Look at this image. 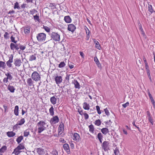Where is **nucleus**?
I'll return each mask as SVG.
<instances>
[{"label":"nucleus","instance_id":"obj_59","mask_svg":"<svg viewBox=\"0 0 155 155\" xmlns=\"http://www.w3.org/2000/svg\"><path fill=\"white\" fill-rule=\"evenodd\" d=\"M84 119L85 120L89 118V116L88 114L86 113H84Z\"/></svg>","mask_w":155,"mask_h":155},{"label":"nucleus","instance_id":"obj_13","mask_svg":"<svg viewBox=\"0 0 155 155\" xmlns=\"http://www.w3.org/2000/svg\"><path fill=\"white\" fill-rule=\"evenodd\" d=\"M14 64L15 66L19 67L21 65L22 62L20 59L16 58L14 60Z\"/></svg>","mask_w":155,"mask_h":155},{"label":"nucleus","instance_id":"obj_56","mask_svg":"<svg viewBox=\"0 0 155 155\" xmlns=\"http://www.w3.org/2000/svg\"><path fill=\"white\" fill-rule=\"evenodd\" d=\"M18 125H19L18 124V123L16 124L13 126V129L14 130H17L18 128L20 127L18 126Z\"/></svg>","mask_w":155,"mask_h":155},{"label":"nucleus","instance_id":"obj_9","mask_svg":"<svg viewBox=\"0 0 155 155\" xmlns=\"http://www.w3.org/2000/svg\"><path fill=\"white\" fill-rule=\"evenodd\" d=\"M75 29L76 27L73 24H71L68 25V30L69 31L73 32Z\"/></svg>","mask_w":155,"mask_h":155},{"label":"nucleus","instance_id":"obj_53","mask_svg":"<svg viewBox=\"0 0 155 155\" xmlns=\"http://www.w3.org/2000/svg\"><path fill=\"white\" fill-rule=\"evenodd\" d=\"M103 137V135L101 133H99L97 134V138L98 139H102Z\"/></svg>","mask_w":155,"mask_h":155},{"label":"nucleus","instance_id":"obj_20","mask_svg":"<svg viewBox=\"0 0 155 155\" xmlns=\"http://www.w3.org/2000/svg\"><path fill=\"white\" fill-rule=\"evenodd\" d=\"M19 107L18 106L16 105L15 107L14 110V112L15 115L16 116H18L19 114Z\"/></svg>","mask_w":155,"mask_h":155},{"label":"nucleus","instance_id":"obj_3","mask_svg":"<svg viewBox=\"0 0 155 155\" xmlns=\"http://www.w3.org/2000/svg\"><path fill=\"white\" fill-rule=\"evenodd\" d=\"M51 37L55 41H59L60 40V35L58 33L55 32H52Z\"/></svg>","mask_w":155,"mask_h":155},{"label":"nucleus","instance_id":"obj_17","mask_svg":"<svg viewBox=\"0 0 155 155\" xmlns=\"http://www.w3.org/2000/svg\"><path fill=\"white\" fill-rule=\"evenodd\" d=\"M64 20L67 23H69L71 22L72 20L69 16H66L64 17Z\"/></svg>","mask_w":155,"mask_h":155},{"label":"nucleus","instance_id":"obj_27","mask_svg":"<svg viewBox=\"0 0 155 155\" xmlns=\"http://www.w3.org/2000/svg\"><path fill=\"white\" fill-rule=\"evenodd\" d=\"M74 87L76 88H77L78 89H80V85L78 82L77 80H74Z\"/></svg>","mask_w":155,"mask_h":155},{"label":"nucleus","instance_id":"obj_1","mask_svg":"<svg viewBox=\"0 0 155 155\" xmlns=\"http://www.w3.org/2000/svg\"><path fill=\"white\" fill-rule=\"evenodd\" d=\"M46 124V123L42 121H40L37 123V126L38 127V133H41L46 129V127L45 126Z\"/></svg>","mask_w":155,"mask_h":155},{"label":"nucleus","instance_id":"obj_33","mask_svg":"<svg viewBox=\"0 0 155 155\" xmlns=\"http://www.w3.org/2000/svg\"><path fill=\"white\" fill-rule=\"evenodd\" d=\"M49 110L50 115L52 116H53L54 114V108L52 106L50 108Z\"/></svg>","mask_w":155,"mask_h":155},{"label":"nucleus","instance_id":"obj_25","mask_svg":"<svg viewBox=\"0 0 155 155\" xmlns=\"http://www.w3.org/2000/svg\"><path fill=\"white\" fill-rule=\"evenodd\" d=\"M7 88L12 93H14L15 90V87L12 86L10 85V84L8 85Z\"/></svg>","mask_w":155,"mask_h":155},{"label":"nucleus","instance_id":"obj_22","mask_svg":"<svg viewBox=\"0 0 155 155\" xmlns=\"http://www.w3.org/2000/svg\"><path fill=\"white\" fill-rule=\"evenodd\" d=\"M30 27H26L24 28V32L26 35L28 34L30 32Z\"/></svg>","mask_w":155,"mask_h":155},{"label":"nucleus","instance_id":"obj_50","mask_svg":"<svg viewBox=\"0 0 155 155\" xmlns=\"http://www.w3.org/2000/svg\"><path fill=\"white\" fill-rule=\"evenodd\" d=\"M43 28L47 32H49L50 31V28L47 26H44Z\"/></svg>","mask_w":155,"mask_h":155},{"label":"nucleus","instance_id":"obj_51","mask_svg":"<svg viewBox=\"0 0 155 155\" xmlns=\"http://www.w3.org/2000/svg\"><path fill=\"white\" fill-rule=\"evenodd\" d=\"M96 110L97 111V113L98 114H101V111L100 110V107L99 106L97 105L96 106Z\"/></svg>","mask_w":155,"mask_h":155},{"label":"nucleus","instance_id":"obj_16","mask_svg":"<svg viewBox=\"0 0 155 155\" xmlns=\"http://www.w3.org/2000/svg\"><path fill=\"white\" fill-rule=\"evenodd\" d=\"M55 80L57 84H60L62 81V77L61 76H56L55 78Z\"/></svg>","mask_w":155,"mask_h":155},{"label":"nucleus","instance_id":"obj_62","mask_svg":"<svg viewBox=\"0 0 155 155\" xmlns=\"http://www.w3.org/2000/svg\"><path fill=\"white\" fill-rule=\"evenodd\" d=\"M29 64L28 62H25V64H23V68H27L29 66Z\"/></svg>","mask_w":155,"mask_h":155},{"label":"nucleus","instance_id":"obj_8","mask_svg":"<svg viewBox=\"0 0 155 155\" xmlns=\"http://www.w3.org/2000/svg\"><path fill=\"white\" fill-rule=\"evenodd\" d=\"M10 47L11 50L13 51L15 49L18 50L19 49L18 45L16 43H11L10 45Z\"/></svg>","mask_w":155,"mask_h":155},{"label":"nucleus","instance_id":"obj_10","mask_svg":"<svg viewBox=\"0 0 155 155\" xmlns=\"http://www.w3.org/2000/svg\"><path fill=\"white\" fill-rule=\"evenodd\" d=\"M81 138H80L79 135L77 133H74L73 134V140H74L76 141L77 142H78L81 140Z\"/></svg>","mask_w":155,"mask_h":155},{"label":"nucleus","instance_id":"obj_63","mask_svg":"<svg viewBox=\"0 0 155 155\" xmlns=\"http://www.w3.org/2000/svg\"><path fill=\"white\" fill-rule=\"evenodd\" d=\"M149 98L151 102L152 103V104L155 103L154 99H153L152 96Z\"/></svg>","mask_w":155,"mask_h":155},{"label":"nucleus","instance_id":"obj_4","mask_svg":"<svg viewBox=\"0 0 155 155\" xmlns=\"http://www.w3.org/2000/svg\"><path fill=\"white\" fill-rule=\"evenodd\" d=\"M31 77L32 79L35 81H38L40 79L39 74L36 71L34 72L32 74Z\"/></svg>","mask_w":155,"mask_h":155},{"label":"nucleus","instance_id":"obj_34","mask_svg":"<svg viewBox=\"0 0 155 155\" xmlns=\"http://www.w3.org/2000/svg\"><path fill=\"white\" fill-rule=\"evenodd\" d=\"M23 139V136H21L19 137H18L16 140V141L17 142V143L19 144V143Z\"/></svg>","mask_w":155,"mask_h":155},{"label":"nucleus","instance_id":"obj_2","mask_svg":"<svg viewBox=\"0 0 155 155\" xmlns=\"http://www.w3.org/2000/svg\"><path fill=\"white\" fill-rule=\"evenodd\" d=\"M36 38L39 42H43L46 39V35L44 33H39L37 35Z\"/></svg>","mask_w":155,"mask_h":155},{"label":"nucleus","instance_id":"obj_6","mask_svg":"<svg viewBox=\"0 0 155 155\" xmlns=\"http://www.w3.org/2000/svg\"><path fill=\"white\" fill-rule=\"evenodd\" d=\"M13 56L11 54L9 56V60L7 62L6 64L8 67H11L12 66V63L13 62Z\"/></svg>","mask_w":155,"mask_h":155},{"label":"nucleus","instance_id":"obj_7","mask_svg":"<svg viewBox=\"0 0 155 155\" xmlns=\"http://www.w3.org/2000/svg\"><path fill=\"white\" fill-rule=\"evenodd\" d=\"M59 120V119L58 116H55L51 118L50 122L51 124L54 123V124L58 123Z\"/></svg>","mask_w":155,"mask_h":155},{"label":"nucleus","instance_id":"obj_41","mask_svg":"<svg viewBox=\"0 0 155 155\" xmlns=\"http://www.w3.org/2000/svg\"><path fill=\"white\" fill-rule=\"evenodd\" d=\"M146 71H147V75L148 76V77L149 78V79L150 80V81H151V79L150 77V71L149 70V68H146Z\"/></svg>","mask_w":155,"mask_h":155},{"label":"nucleus","instance_id":"obj_30","mask_svg":"<svg viewBox=\"0 0 155 155\" xmlns=\"http://www.w3.org/2000/svg\"><path fill=\"white\" fill-rule=\"evenodd\" d=\"M7 149V147L6 146H3L0 149V152L1 153H4Z\"/></svg>","mask_w":155,"mask_h":155},{"label":"nucleus","instance_id":"obj_60","mask_svg":"<svg viewBox=\"0 0 155 155\" xmlns=\"http://www.w3.org/2000/svg\"><path fill=\"white\" fill-rule=\"evenodd\" d=\"M15 13V11L14 10H10L8 12V14H10L11 15L12 14Z\"/></svg>","mask_w":155,"mask_h":155},{"label":"nucleus","instance_id":"obj_18","mask_svg":"<svg viewBox=\"0 0 155 155\" xmlns=\"http://www.w3.org/2000/svg\"><path fill=\"white\" fill-rule=\"evenodd\" d=\"M37 153L39 155H43L45 153L44 150L41 148H38L36 149Z\"/></svg>","mask_w":155,"mask_h":155},{"label":"nucleus","instance_id":"obj_52","mask_svg":"<svg viewBox=\"0 0 155 155\" xmlns=\"http://www.w3.org/2000/svg\"><path fill=\"white\" fill-rule=\"evenodd\" d=\"M132 124L136 128H137L138 130L140 132H141V131L140 128L137 127L136 124H135V121H134L133 123H132Z\"/></svg>","mask_w":155,"mask_h":155},{"label":"nucleus","instance_id":"obj_49","mask_svg":"<svg viewBox=\"0 0 155 155\" xmlns=\"http://www.w3.org/2000/svg\"><path fill=\"white\" fill-rule=\"evenodd\" d=\"M94 61L95 62L97 65H99V64H100V62L97 57H94Z\"/></svg>","mask_w":155,"mask_h":155},{"label":"nucleus","instance_id":"obj_29","mask_svg":"<svg viewBox=\"0 0 155 155\" xmlns=\"http://www.w3.org/2000/svg\"><path fill=\"white\" fill-rule=\"evenodd\" d=\"M16 147L19 149L20 150L24 149L25 148L24 144L23 143H20Z\"/></svg>","mask_w":155,"mask_h":155},{"label":"nucleus","instance_id":"obj_21","mask_svg":"<svg viewBox=\"0 0 155 155\" xmlns=\"http://www.w3.org/2000/svg\"><path fill=\"white\" fill-rule=\"evenodd\" d=\"M27 83L28 85L30 86H34L33 84V81L31 78H28L27 80Z\"/></svg>","mask_w":155,"mask_h":155},{"label":"nucleus","instance_id":"obj_35","mask_svg":"<svg viewBox=\"0 0 155 155\" xmlns=\"http://www.w3.org/2000/svg\"><path fill=\"white\" fill-rule=\"evenodd\" d=\"M88 127L89 129L90 132L92 133H94V128L93 125L92 124L88 126Z\"/></svg>","mask_w":155,"mask_h":155},{"label":"nucleus","instance_id":"obj_24","mask_svg":"<svg viewBox=\"0 0 155 155\" xmlns=\"http://www.w3.org/2000/svg\"><path fill=\"white\" fill-rule=\"evenodd\" d=\"M50 101L52 104L54 105L56 104L57 98L54 96L51 97Z\"/></svg>","mask_w":155,"mask_h":155},{"label":"nucleus","instance_id":"obj_32","mask_svg":"<svg viewBox=\"0 0 155 155\" xmlns=\"http://www.w3.org/2000/svg\"><path fill=\"white\" fill-rule=\"evenodd\" d=\"M36 54H34V55H30L29 58V61H32L36 60Z\"/></svg>","mask_w":155,"mask_h":155},{"label":"nucleus","instance_id":"obj_12","mask_svg":"<svg viewBox=\"0 0 155 155\" xmlns=\"http://www.w3.org/2000/svg\"><path fill=\"white\" fill-rule=\"evenodd\" d=\"M84 29L85 31L87 36H86V39L87 40H88L89 39L90 35V31L88 28L86 26L84 27Z\"/></svg>","mask_w":155,"mask_h":155},{"label":"nucleus","instance_id":"obj_44","mask_svg":"<svg viewBox=\"0 0 155 155\" xmlns=\"http://www.w3.org/2000/svg\"><path fill=\"white\" fill-rule=\"evenodd\" d=\"M65 65V63L64 61L61 62L59 64L58 67L60 68H63Z\"/></svg>","mask_w":155,"mask_h":155},{"label":"nucleus","instance_id":"obj_36","mask_svg":"<svg viewBox=\"0 0 155 155\" xmlns=\"http://www.w3.org/2000/svg\"><path fill=\"white\" fill-rule=\"evenodd\" d=\"M14 8V9H20L19 3L18 2H16L15 3Z\"/></svg>","mask_w":155,"mask_h":155},{"label":"nucleus","instance_id":"obj_19","mask_svg":"<svg viewBox=\"0 0 155 155\" xmlns=\"http://www.w3.org/2000/svg\"><path fill=\"white\" fill-rule=\"evenodd\" d=\"M93 40L95 44V48L98 50H100L101 47L99 42L95 39H93Z\"/></svg>","mask_w":155,"mask_h":155},{"label":"nucleus","instance_id":"obj_14","mask_svg":"<svg viewBox=\"0 0 155 155\" xmlns=\"http://www.w3.org/2000/svg\"><path fill=\"white\" fill-rule=\"evenodd\" d=\"M63 147L64 150L66 151L68 154H69L70 153L69 147L68 144H64L63 145Z\"/></svg>","mask_w":155,"mask_h":155},{"label":"nucleus","instance_id":"obj_47","mask_svg":"<svg viewBox=\"0 0 155 155\" xmlns=\"http://www.w3.org/2000/svg\"><path fill=\"white\" fill-rule=\"evenodd\" d=\"M4 37L5 39H7L9 38V34L7 32H5L4 35Z\"/></svg>","mask_w":155,"mask_h":155},{"label":"nucleus","instance_id":"obj_55","mask_svg":"<svg viewBox=\"0 0 155 155\" xmlns=\"http://www.w3.org/2000/svg\"><path fill=\"white\" fill-rule=\"evenodd\" d=\"M34 20L36 21H39V16L37 15L34 16Z\"/></svg>","mask_w":155,"mask_h":155},{"label":"nucleus","instance_id":"obj_46","mask_svg":"<svg viewBox=\"0 0 155 155\" xmlns=\"http://www.w3.org/2000/svg\"><path fill=\"white\" fill-rule=\"evenodd\" d=\"M49 7L51 8V9H54L56 8L55 5L54 3H50L49 5Z\"/></svg>","mask_w":155,"mask_h":155},{"label":"nucleus","instance_id":"obj_23","mask_svg":"<svg viewBox=\"0 0 155 155\" xmlns=\"http://www.w3.org/2000/svg\"><path fill=\"white\" fill-rule=\"evenodd\" d=\"M101 131L104 135H106L109 132L108 129L107 128H103L101 129Z\"/></svg>","mask_w":155,"mask_h":155},{"label":"nucleus","instance_id":"obj_11","mask_svg":"<svg viewBox=\"0 0 155 155\" xmlns=\"http://www.w3.org/2000/svg\"><path fill=\"white\" fill-rule=\"evenodd\" d=\"M146 114L149 121L151 124L152 125H153V121L152 119V116L150 112L149 111H147Z\"/></svg>","mask_w":155,"mask_h":155},{"label":"nucleus","instance_id":"obj_48","mask_svg":"<svg viewBox=\"0 0 155 155\" xmlns=\"http://www.w3.org/2000/svg\"><path fill=\"white\" fill-rule=\"evenodd\" d=\"M11 41H12V42L14 43L15 44H16L17 42V41L15 40V38L13 37V36H11Z\"/></svg>","mask_w":155,"mask_h":155},{"label":"nucleus","instance_id":"obj_40","mask_svg":"<svg viewBox=\"0 0 155 155\" xmlns=\"http://www.w3.org/2000/svg\"><path fill=\"white\" fill-rule=\"evenodd\" d=\"M101 121L99 119L96 120L94 122V124L95 125L97 126H99L101 124Z\"/></svg>","mask_w":155,"mask_h":155},{"label":"nucleus","instance_id":"obj_61","mask_svg":"<svg viewBox=\"0 0 155 155\" xmlns=\"http://www.w3.org/2000/svg\"><path fill=\"white\" fill-rule=\"evenodd\" d=\"M26 48V47L25 45H20L19 47V48L22 50H24Z\"/></svg>","mask_w":155,"mask_h":155},{"label":"nucleus","instance_id":"obj_31","mask_svg":"<svg viewBox=\"0 0 155 155\" xmlns=\"http://www.w3.org/2000/svg\"><path fill=\"white\" fill-rule=\"evenodd\" d=\"M148 11L152 14L154 12V10L153 9L152 6L151 5L148 4Z\"/></svg>","mask_w":155,"mask_h":155},{"label":"nucleus","instance_id":"obj_54","mask_svg":"<svg viewBox=\"0 0 155 155\" xmlns=\"http://www.w3.org/2000/svg\"><path fill=\"white\" fill-rule=\"evenodd\" d=\"M104 111L105 112V113L106 114L107 116H109L110 115V113L109 111V110H108L107 109V108H106L105 109H104Z\"/></svg>","mask_w":155,"mask_h":155},{"label":"nucleus","instance_id":"obj_43","mask_svg":"<svg viewBox=\"0 0 155 155\" xmlns=\"http://www.w3.org/2000/svg\"><path fill=\"white\" fill-rule=\"evenodd\" d=\"M6 66V64L4 62L0 61V67L4 68Z\"/></svg>","mask_w":155,"mask_h":155},{"label":"nucleus","instance_id":"obj_57","mask_svg":"<svg viewBox=\"0 0 155 155\" xmlns=\"http://www.w3.org/2000/svg\"><path fill=\"white\" fill-rule=\"evenodd\" d=\"M52 155H58V152L56 150L52 151Z\"/></svg>","mask_w":155,"mask_h":155},{"label":"nucleus","instance_id":"obj_26","mask_svg":"<svg viewBox=\"0 0 155 155\" xmlns=\"http://www.w3.org/2000/svg\"><path fill=\"white\" fill-rule=\"evenodd\" d=\"M7 135L9 137H12L15 135V133L13 131H8L7 133Z\"/></svg>","mask_w":155,"mask_h":155},{"label":"nucleus","instance_id":"obj_45","mask_svg":"<svg viewBox=\"0 0 155 155\" xmlns=\"http://www.w3.org/2000/svg\"><path fill=\"white\" fill-rule=\"evenodd\" d=\"M114 153L115 155H117L119 153V150L117 147L114 150Z\"/></svg>","mask_w":155,"mask_h":155},{"label":"nucleus","instance_id":"obj_28","mask_svg":"<svg viewBox=\"0 0 155 155\" xmlns=\"http://www.w3.org/2000/svg\"><path fill=\"white\" fill-rule=\"evenodd\" d=\"M83 108L85 110H89L90 109L89 104L86 102H84L83 104Z\"/></svg>","mask_w":155,"mask_h":155},{"label":"nucleus","instance_id":"obj_5","mask_svg":"<svg viewBox=\"0 0 155 155\" xmlns=\"http://www.w3.org/2000/svg\"><path fill=\"white\" fill-rule=\"evenodd\" d=\"M109 143L107 141H104L102 144V147L105 151H106L109 149Z\"/></svg>","mask_w":155,"mask_h":155},{"label":"nucleus","instance_id":"obj_42","mask_svg":"<svg viewBox=\"0 0 155 155\" xmlns=\"http://www.w3.org/2000/svg\"><path fill=\"white\" fill-rule=\"evenodd\" d=\"M29 134V132L28 130H25L24 132V136L26 137Z\"/></svg>","mask_w":155,"mask_h":155},{"label":"nucleus","instance_id":"obj_38","mask_svg":"<svg viewBox=\"0 0 155 155\" xmlns=\"http://www.w3.org/2000/svg\"><path fill=\"white\" fill-rule=\"evenodd\" d=\"M19 150H20L19 149L16 147L14 149V151L12 153V154H14L15 155H18V152Z\"/></svg>","mask_w":155,"mask_h":155},{"label":"nucleus","instance_id":"obj_64","mask_svg":"<svg viewBox=\"0 0 155 155\" xmlns=\"http://www.w3.org/2000/svg\"><path fill=\"white\" fill-rule=\"evenodd\" d=\"M79 54L81 56L82 58H84V54L82 52L80 51Z\"/></svg>","mask_w":155,"mask_h":155},{"label":"nucleus","instance_id":"obj_15","mask_svg":"<svg viewBox=\"0 0 155 155\" xmlns=\"http://www.w3.org/2000/svg\"><path fill=\"white\" fill-rule=\"evenodd\" d=\"M64 129V125L63 124H61L58 128V134L61 135L62 133V131Z\"/></svg>","mask_w":155,"mask_h":155},{"label":"nucleus","instance_id":"obj_37","mask_svg":"<svg viewBox=\"0 0 155 155\" xmlns=\"http://www.w3.org/2000/svg\"><path fill=\"white\" fill-rule=\"evenodd\" d=\"M25 120L24 118L21 119L20 121H19L18 123L19 125H21L23 124L25 122Z\"/></svg>","mask_w":155,"mask_h":155},{"label":"nucleus","instance_id":"obj_58","mask_svg":"<svg viewBox=\"0 0 155 155\" xmlns=\"http://www.w3.org/2000/svg\"><path fill=\"white\" fill-rule=\"evenodd\" d=\"M129 102H127L126 103L123 104L122 106L124 108H126L127 106H129Z\"/></svg>","mask_w":155,"mask_h":155},{"label":"nucleus","instance_id":"obj_39","mask_svg":"<svg viewBox=\"0 0 155 155\" xmlns=\"http://www.w3.org/2000/svg\"><path fill=\"white\" fill-rule=\"evenodd\" d=\"M18 74H20L21 76H22L21 74L23 76L24 74V72L25 71V68H23L22 70H18Z\"/></svg>","mask_w":155,"mask_h":155}]
</instances>
